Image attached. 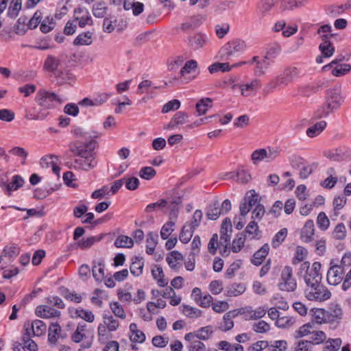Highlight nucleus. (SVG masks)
<instances>
[{
	"instance_id": "obj_1",
	"label": "nucleus",
	"mask_w": 351,
	"mask_h": 351,
	"mask_svg": "<svg viewBox=\"0 0 351 351\" xmlns=\"http://www.w3.org/2000/svg\"><path fill=\"white\" fill-rule=\"evenodd\" d=\"M95 143V141L85 143L78 141L71 142L69 145V150L78 158L66 162L65 165L69 169L86 171L94 169L97 165L96 154L93 152Z\"/></svg>"
},
{
	"instance_id": "obj_2",
	"label": "nucleus",
	"mask_w": 351,
	"mask_h": 351,
	"mask_svg": "<svg viewBox=\"0 0 351 351\" xmlns=\"http://www.w3.org/2000/svg\"><path fill=\"white\" fill-rule=\"evenodd\" d=\"M345 97L343 95L341 86L336 84L326 90L325 102L318 109V116L320 117H328L340 108L343 104Z\"/></svg>"
},
{
	"instance_id": "obj_3",
	"label": "nucleus",
	"mask_w": 351,
	"mask_h": 351,
	"mask_svg": "<svg viewBox=\"0 0 351 351\" xmlns=\"http://www.w3.org/2000/svg\"><path fill=\"white\" fill-rule=\"evenodd\" d=\"M299 75L300 71L297 67H287L282 73L272 78L265 85L263 89V95H269L276 88L287 86L293 80L298 78Z\"/></svg>"
},
{
	"instance_id": "obj_4",
	"label": "nucleus",
	"mask_w": 351,
	"mask_h": 351,
	"mask_svg": "<svg viewBox=\"0 0 351 351\" xmlns=\"http://www.w3.org/2000/svg\"><path fill=\"white\" fill-rule=\"evenodd\" d=\"M245 47V42L239 39L228 41L219 49L218 57L222 61L230 60L243 53Z\"/></svg>"
},
{
	"instance_id": "obj_5",
	"label": "nucleus",
	"mask_w": 351,
	"mask_h": 351,
	"mask_svg": "<svg viewBox=\"0 0 351 351\" xmlns=\"http://www.w3.org/2000/svg\"><path fill=\"white\" fill-rule=\"evenodd\" d=\"M321 267L322 265L319 262H315L311 267H310L309 262L306 261L301 263L299 274L305 273L304 278L306 286L321 283L322 279L320 274Z\"/></svg>"
},
{
	"instance_id": "obj_6",
	"label": "nucleus",
	"mask_w": 351,
	"mask_h": 351,
	"mask_svg": "<svg viewBox=\"0 0 351 351\" xmlns=\"http://www.w3.org/2000/svg\"><path fill=\"white\" fill-rule=\"evenodd\" d=\"M317 33L320 35L322 40V43L319 46L322 55L324 58L332 56L335 52V47L330 43V39L337 35V34L332 32V27L328 24L320 27Z\"/></svg>"
},
{
	"instance_id": "obj_7",
	"label": "nucleus",
	"mask_w": 351,
	"mask_h": 351,
	"mask_svg": "<svg viewBox=\"0 0 351 351\" xmlns=\"http://www.w3.org/2000/svg\"><path fill=\"white\" fill-rule=\"evenodd\" d=\"M35 100L38 105L42 108L41 110L53 109L56 104H60L64 101L55 93L48 91L45 89H40L37 92Z\"/></svg>"
},
{
	"instance_id": "obj_8",
	"label": "nucleus",
	"mask_w": 351,
	"mask_h": 351,
	"mask_svg": "<svg viewBox=\"0 0 351 351\" xmlns=\"http://www.w3.org/2000/svg\"><path fill=\"white\" fill-rule=\"evenodd\" d=\"M39 23H4L0 34L5 38H13L15 35H24L28 29H34Z\"/></svg>"
},
{
	"instance_id": "obj_9",
	"label": "nucleus",
	"mask_w": 351,
	"mask_h": 351,
	"mask_svg": "<svg viewBox=\"0 0 351 351\" xmlns=\"http://www.w3.org/2000/svg\"><path fill=\"white\" fill-rule=\"evenodd\" d=\"M304 293L306 298L311 301L323 302L331 297L330 291L321 283L306 286Z\"/></svg>"
},
{
	"instance_id": "obj_10",
	"label": "nucleus",
	"mask_w": 351,
	"mask_h": 351,
	"mask_svg": "<svg viewBox=\"0 0 351 351\" xmlns=\"http://www.w3.org/2000/svg\"><path fill=\"white\" fill-rule=\"evenodd\" d=\"M280 152V149L278 147H267V148L256 149L252 152L251 157L254 164L263 160L270 162L279 156Z\"/></svg>"
},
{
	"instance_id": "obj_11",
	"label": "nucleus",
	"mask_w": 351,
	"mask_h": 351,
	"mask_svg": "<svg viewBox=\"0 0 351 351\" xmlns=\"http://www.w3.org/2000/svg\"><path fill=\"white\" fill-rule=\"evenodd\" d=\"M280 289L286 291H293L297 287L295 279L293 276V269L290 266H285L281 273Z\"/></svg>"
},
{
	"instance_id": "obj_12",
	"label": "nucleus",
	"mask_w": 351,
	"mask_h": 351,
	"mask_svg": "<svg viewBox=\"0 0 351 351\" xmlns=\"http://www.w3.org/2000/svg\"><path fill=\"white\" fill-rule=\"evenodd\" d=\"M24 328L26 332L36 337L44 335L47 330L46 324L39 319L34 320L32 322H26Z\"/></svg>"
},
{
	"instance_id": "obj_13",
	"label": "nucleus",
	"mask_w": 351,
	"mask_h": 351,
	"mask_svg": "<svg viewBox=\"0 0 351 351\" xmlns=\"http://www.w3.org/2000/svg\"><path fill=\"white\" fill-rule=\"evenodd\" d=\"M344 269L341 265L331 266L327 273V281L331 285H337L343 280Z\"/></svg>"
},
{
	"instance_id": "obj_14",
	"label": "nucleus",
	"mask_w": 351,
	"mask_h": 351,
	"mask_svg": "<svg viewBox=\"0 0 351 351\" xmlns=\"http://www.w3.org/2000/svg\"><path fill=\"white\" fill-rule=\"evenodd\" d=\"M36 315L43 319H49L52 317H58L61 313L49 305H40L36 308Z\"/></svg>"
},
{
	"instance_id": "obj_15",
	"label": "nucleus",
	"mask_w": 351,
	"mask_h": 351,
	"mask_svg": "<svg viewBox=\"0 0 351 351\" xmlns=\"http://www.w3.org/2000/svg\"><path fill=\"white\" fill-rule=\"evenodd\" d=\"M314 234V222L313 220L308 219L306 221L304 226L301 229L300 239L303 242L308 243L313 241Z\"/></svg>"
},
{
	"instance_id": "obj_16",
	"label": "nucleus",
	"mask_w": 351,
	"mask_h": 351,
	"mask_svg": "<svg viewBox=\"0 0 351 351\" xmlns=\"http://www.w3.org/2000/svg\"><path fill=\"white\" fill-rule=\"evenodd\" d=\"M183 260L182 254L178 251H172L166 258V261L169 267L175 270L178 271L182 267V265L180 262Z\"/></svg>"
},
{
	"instance_id": "obj_17",
	"label": "nucleus",
	"mask_w": 351,
	"mask_h": 351,
	"mask_svg": "<svg viewBox=\"0 0 351 351\" xmlns=\"http://www.w3.org/2000/svg\"><path fill=\"white\" fill-rule=\"evenodd\" d=\"M61 327L58 323L50 324L48 330V342L51 346H56L58 339L61 337Z\"/></svg>"
},
{
	"instance_id": "obj_18",
	"label": "nucleus",
	"mask_w": 351,
	"mask_h": 351,
	"mask_svg": "<svg viewBox=\"0 0 351 351\" xmlns=\"http://www.w3.org/2000/svg\"><path fill=\"white\" fill-rule=\"evenodd\" d=\"M130 339L134 343H143L145 341V335L138 329L136 324L132 323L130 325Z\"/></svg>"
},
{
	"instance_id": "obj_19",
	"label": "nucleus",
	"mask_w": 351,
	"mask_h": 351,
	"mask_svg": "<svg viewBox=\"0 0 351 351\" xmlns=\"http://www.w3.org/2000/svg\"><path fill=\"white\" fill-rule=\"evenodd\" d=\"M104 262L103 260H99L97 262L94 261L92 267L93 276L97 282H101L104 277Z\"/></svg>"
},
{
	"instance_id": "obj_20",
	"label": "nucleus",
	"mask_w": 351,
	"mask_h": 351,
	"mask_svg": "<svg viewBox=\"0 0 351 351\" xmlns=\"http://www.w3.org/2000/svg\"><path fill=\"white\" fill-rule=\"evenodd\" d=\"M144 267L143 258L138 256L132 258V263L130 267V272L134 276H139L143 273Z\"/></svg>"
},
{
	"instance_id": "obj_21",
	"label": "nucleus",
	"mask_w": 351,
	"mask_h": 351,
	"mask_svg": "<svg viewBox=\"0 0 351 351\" xmlns=\"http://www.w3.org/2000/svg\"><path fill=\"white\" fill-rule=\"evenodd\" d=\"M24 184V180L19 175H15L12 177V180L8 182L6 186L5 193L8 195H10L12 191H16L19 188L22 187Z\"/></svg>"
},
{
	"instance_id": "obj_22",
	"label": "nucleus",
	"mask_w": 351,
	"mask_h": 351,
	"mask_svg": "<svg viewBox=\"0 0 351 351\" xmlns=\"http://www.w3.org/2000/svg\"><path fill=\"white\" fill-rule=\"evenodd\" d=\"M262 83L258 79H254L251 82L241 86V94L243 96H248L253 91L261 88Z\"/></svg>"
},
{
	"instance_id": "obj_23",
	"label": "nucleus",
	"mask_w": 351,
	"mask_h": 351,
	"mask_svg": "<svg viewBox=\"0 0 351 351\" xmlns=\"http://www.w3.org/2000/svg\"><path fill=\"white\" fill-rule=\"evenodd\" d=\"M269 247L267 244H265L263 247L256 252L252 259V263L254 265L258 266L262 264L264 259L268 254Z\"/></svg>"
},
{
	"instance_id": "obj_24",
	"label": "nucleus",
	"mask_w": 351,
	"mask_h": 351,
	"mask_svg": "<svg viewBox=\"0 0 351 351\" xmlns=\"http://www.w3.org/2000/svg\"><path fill=\"white\" fill-rule=\"evenodd\" d=\"M328 177L322 182L321 185L326 189H332L337 182V177L335 176V170L330 167L326 171Z\"/></svg>"
},
{
	"instance_id": "obj_25",
	"label": "nucleus",
	"mask_w": 351,
	"mask_h": 351,
	"mask_svg": "<svg viewBox=\"0 0 351 351\" xmlns=\"http://www.w3.org/2000/svg\"><path fill=\"white\" fill-rule=\"evenodd\" d=\"M213 106V100L209 97L202 98L196 104L195 108L198 116L204 114Z\"/></svg>"
},
{
	"instance_id": "obj_26",
	"label": "nucleus",
	"mask_w": 351,
	"mask_h": 351,
	"mask_svg": "<svg viewBox=\"0 0 351 351\" xmlns=\"http://www.w3.org/2000/svg\"><path fill=\"white\" fill-rule=\"evenodd\" d=\"M93 32H86L80 34L74 40V45H90L93 43Z\"/></svg>"
},
{
	"instance_id": "obj_27",
	"label": "nucleus",
	"mask_w": 351,
	"mask_h": 351,
	"mask_svg": "<svg viewBox=\"0 0 351 351\" xmlns=\"http://www.w3.org/2000/svg\"><path fill=\"white\" fill-rule=\"evenodd\" d=\"M222 215L217 201L210 204L206 209V217L208 219L216 220Z\"/></svg>"
},
{
	"instance_id": "obj_28",
	"label": "nucleus",
	"mask_w": 351,
	"mask_h": 351,
	"mask_svg": "<svg viewBox=\"0 0 351 351\" xmlns=\"http://www.w3.org/2000/svg\"><path fill=\"white\" fill-rule=\"evenodd\" d=\"M48 114L44 110H36L34 108L26 110L25 117L29 120H43L47 117Z\"/></svg>"
},
{
	"instance_id": "obj_29",
	"label": "nucleus",
	"mask_w": 351,
	"mask_h": 351,
	"mask_svg": "<svg viewBox=\"0 0 351 351\" xmlns=\"http://www.w3.org/2000/svg\"><path fill=\"white\" fill-rule=\"evenodd\" d=\"M152 274L160 287H164L167 285L168 282L165 278L162 268L160 266L156 265L155 268L152 270Z\"/></svg>"
},
{
	"instance_id": "obj_30",
	"label": "nucleus",
	"mask_w": 351,
	"mask_h": 351,
	"mask_svg": "<svg viewBox=\"0 0 351 351\" xmlns=\"http://www.w3.org/2000/svg\"><path fill=\"white\" fill-rule=\"evenodd\" d=\"M158 234L156 232H149L146 240V252L148 254H152L157 245Z\"/></svg>"
},
{
	"instance_id": "obj_31",
	"label": "nucleus",
	"mask_w": 351,
	"mask_h": 351,
	"mask_svg": "<svg viewBox=\"0 0 351 351\" xmlns=\"http://www.w3.org/2000/svg\"><path fill=\"white\" fill-rule=\"evenodd\" d=\"M60 64V60L53 56H48L44 63V69L49 72L55 73Z\"/></svg>"
},
{
	"instance_id": "obj_32",
	"label": "nucleus",
	"mask_w": 351,
	"mask_h": 351,
	"mask_svg": "<svg viewBox=\"0 0 351 351\" xmlns=\"http://www.w3.org/2000/svg\"><path fill=\"white\" fill-rule=\"evenodd\" d=\"M238 315L236 311H229L223 315V325L220 327L221 330L228 331L234 326L232 318Z\"/></svg>"
},
{
	"instance_id": "obj_33",
	"label": "nucleus",
	"mask_w": 351,
	"mask_h": 351,
	"mask_svg": "<svg viewBox=\"0 0 351 351\" xmlns=\"http://www.w3.org/2000/svg\"><path fill=\"white\" fill-rule=\"evenodd\" d=\"M326 127V122L321 121L316 123L313 126L308 128L306 130V134L309 137H315L319 135Z\"/></svg>"
},
{
	"instance_id": "obj_34",
	"label": "nucleus",
	"mask_w": 351,
	"mask_h": 351,
	"mask_svg": "<svg viewBox=\"0 0 351 351\" xmlns=\"http://www.w3.org/2000/svg\"><path fill=\"white\" fill-rule=\"evenodd\" d=\"M213 332L214 330L212 326H204L195 330L196 338L203 341L208 340L211 337Z\"/></svg>"
},
{
	"instance_id": "obj_35",
	"label": "nucleus",
	"mask_w": 351,
	"mask_h": 351,
	"mask_svg": "<svg viewBox=\"0 0 351 351\" xmlns=\"http://www.w3.org/2000/svg\"><path fill=\"white\" fill-rule=\"evenodd\" d=\"M186 58L183 55L169 58L167 62L168 70L172 71L178 69L182 64Z\"/></svg>"
},
{
	"instance_id": "obj_36",
	"label": "nucleus",
	"mask_w": 351,
	"mask_h": 351,
	"mask_svg": "<svg viewBox=\"0 0 351 351\" xmlns=\"http://www.w3.org/2000/svg\"><path fill=\"white\" fill-rule=\"evenodd\" d=\"M245 291V286L242 283H234L227 289V295L229 297L238 296Z\"/></svg>"
},
{
	"instance_id": "obj_37",
	"label": "nucleus",
	"mask_w": 351,
	"mask_h": 351,
	"mask_svg": "<svg viewBox=\"0 0 351 351\" xmlns=\"http://www.w3.org/2000/svg\"><path fill=\"white\" fill-rule=\"evenodd\" d=\"M86 325L85 324H79L71 336L72 341L75 343H80L86 338Z\"/></svg>"
},
{
	"instance_id": "obj_38",
	"label": "nucleus",
	"mask_w": 351,
	"mask_h": 351,
	"mask_svg": "<svg viewBox=\"0 0 351 351\" xmlns=\"http://www.w3.org/2000/svg\"><path fill=\"white\" fill-rule=\"evenodd\" d=\"M74 16L78 22H88L91 19L88 10L85 8H77L74 11Z\"/></svg>"
},
{
	"instance_id": "obj_39",
	"label": "nucleus",
	"mask_w": 351,
	"mask_h": 351,
	"mask_svg": "<svg viewBox=\"0 0 351 351\" xmlns=\"http://www.w3.org/2000/svg\"><path fill=\"white\" fill-rule=\"evenodd\" d=\"M314 324L307 323L302 326L299 328L298 330L295 331L294 336L296 339L301 338L308 335H311L313 332Z\"/></svg>"
},
{
	"instance_id": "obj_40",
	"label": "nucleus",
	"mask_w": 351,
	"mask_h": 351,
	"mask_svg": "<svg viewBox=\"0 0 351 351\" xmlns=\"http://www.w3.org/2000/svg\"><path fill=\"white\" fill-rule=\"evenodd\" d=\"M108 8L104 1L95 3L93 7V14L97 18H103L106 16Z\"/></svg>"
},
{
	"instance_id": "obj_41",
	"label": "nucleus",
	"mask_w": 351,
	"mask_h": 351,
	"mask_svg": "<svg viewBox=\"0 0 351 351\" xmlns=\"http://www.w3.org/2000/svg\"><path fill=\"white\" fill-rule=\"evenodd\" d=\"M228 175L230 176V178L232 179H235V177H237V181L241 183H247L251 179L250 174L244 169L238 171L237 174L230 172Z\"/></svg>"
},
{
	"instance_id": "obj_42",
	"label": "nucleus",
	"mask_w": 351,
	"mask_h": 351,
	"mask_svg": "<svg viewBox=\"0 0 351 351\" xmlns=\"http://www.w3.org/2000/svg\"><path fill=\"white\" fill-rule=\"evenodd\" d=\"M133 245L134 241L130 237L125 235L119 236L114 241V245L117 247L130 248Z\"/></svg>"
},
{
	"instance_id": "obj_43",
	"label": "nucleus",
	"mask_w": 351,
	"mask_h": 351,
	"mask_svg": "<svg viewBox=\"0 0 351 351\" xmlns=\"http://www.w3.org/2000/svg\"><path fill=\"white\" fill-rule=\"evenodd\" d=\"M341 342L340 338L329 339L326 341L323 351H337L341 345Z\"/></svg>"
},
{
	"instance_id": "obj_44",
	"label": "nucleus",
	"mask_w": 351,
	"mask_h": 351,
	"mask_svg": "<svg viewBox=\"0 0 351 351\" xmlns=\"http://www.w3.org/2000/svg\"><path fill=\"white\" fill-rule=\"evenodd\" d=\"M288 230L287 228H282L278 231L272 239L271 245L274 248L279 247L285 241L287 236Z\"/></svg>"
},
{
	"instance_id": "obj_45",
	"label": "nucleus",
	"mask_w": 351,
	"mask_h": 351,
	"mask_svg": "<svg viewBox=\"0 0 351 351\" xmlns=\"http://www.w3.org/2000/svg\"><path fill=\"white\" fill-rule=\"evenodd\" d=\"M101 240V237H90L86 239H82L78 241L76 243L77 247L82 250L90 248L93 245H94L96 242H98Z\"/></svg>"
},
{
	"instance_id": "obj_46",
	"label": "nucleus",
	"mask_w": 351,
	"mask_h": 351,
	"mask_svg": "<svg viewBox=\"0 0 351 351\" xmlns=\"http://www.w3.org/2000/svg\"><path fill=\"white\" fill-rule=\"evenodd\" d=\"M195 230L191 229L189 225L184 224L182 228L179 239L183 243H188L191 240Z\"/></svg>"
},
{
	"instance_id": "obj_47",
	"label": "nucleus",
	"mask_w": 351,
	"mask_h": 351,
	"mask_svg": "<svg viewBox=\"0 0 351 351\" xmlns=\"http://www.w3.org/2000/svg\"><path fill=\"white\" fill-rule=\"evenodd\" d=\"M311 335V340L309 341L312 342V346L314 344H320L326 340V335L322 330H317L314 328L313 332H312Z\"/></svg>"
},
{
	"instance_id": "obj_48",
	"label": "nucleus",
	"mask_w": 351,
	"mask_h": 351,
	"mask_svg": "<svg viewBox=\"0 0 351 351\" xmlns=\"http://www.w3.org/2000/svg\"><path fill=\"white\" fill-rule=\"evenodd\" d=\"M182 308V313L188 317L197 318L202 316V311L197 308L189 305H183Z\"/></svg>"
},
{
	"instance_id": "obj_49",
	"label": "nucleus",
	"mask_w": 351,
	"mask_h": 351,
	"mask_svg": "<svg viewBox=\"0 0 351 351\" xmlns=\"http://www.w3.org/2000/svg\"><path fill=\"white\" fill-rule=\"evenodd\" d=\"M313 319L317 324L325 323V320H330L327 317V311L323 308H315L312 310Z\"/></svg>"
},
{
	"instance_id": "obj_50",
	"label": "nucleus",
	"mask_w": 351,
	"mask_h": 351,
	"mask_svg": "<svg viewBox=\"0 0 351 351\" xmlns=\"http://www.w3.org/2000/svg\"><path fill=\"white\" fill-rule=\"evenodd\" d=\"M104 322L108 328L110 332L116 331L119 327V322L112 315H104Z\"/></svg>"
},
{
	"instance_id": "obj_51",
	"label": "nucleus",
	"mask_w": 351,
	"mask_h": 351,
	"mask_svg": "<svg viewBox=\"0 0 351 351\" xmlns=\"http://www.w3.org/2000/svg\"><path fill=\"white\" fill-rule=\"evenodd\" d=\"M110 308L114 315L121 319H125L126 317L125 312L123 306L118 302H113L110 304Z\"/></svg>"
},
{
	"instance_id": "obj_52",
	"label": "nucleus",
	"mask_w": 351,
	"mask_h": 351,
	"mask_svg": "<svg viewBox=\"0 0 351 351\" xmlns=\"http://www.w3.org/2000/svg\"><path fill=\"white\" fill-rule=\"evenodd\" d=\"M317 224L318 228L323 231H325L330 226V220L324 212H320L318 214Z\"/></svg>"
},
{
	"instance_id": "obj_53",
	"label": "nucleus",
	"mask_w": 351,
	"mask_h": 351,
	"mask_svg": "<svg viewBox=\"0 0 351 351\" xmlns=\"http://www.w3.org/2000/svg\"><path fill=\"white\" fill-rule=\"evenodd\" d=\"M21 0H12L8 11V15L13 19L18 15L19 10L21 9Z\"/></svg>"
},
{
	"instance_id": "obj_54",
	"label": "nucleus",
	"mask_w": 351,
	"mask_h": 351,
	"mask_svg": "<svg viewBox=\"0 0 351 351\" xmlns=\"http://www.w3.org/2000/svg\"><path fill=\"white\" fill-rule=\"evenodd\" d=\"M332 237L337 240H343L346 237V228L343 223H338L333 232Z\"/></svg>"
},
{
	"instance_id": "obj_55",
	"label": "nucleus",
	"mask_w": 351,
	"mask_h": 351,
	"mask_svg": "<svg viewBox=\"0 0 351 351\" xmlns=\"http://www.w3.org/2000/svg\"><path fill=\"white\" fill-rule=\"evenodd\" d=\"M32 335L25 332L22 337V341L25 345V349H28L30 351H36L37 350V344L31 339Z\"/></svg>"
},
{
	"instance_id": "obj_56",
	"label": "nucleus",
	"mask_w": 351,
	"mask_h": 351,
	"mask_svg": "<svg viewBox=\"0 0 351 351\" xmlns=\"http://www.w3.org/2000/svg\"><path fill=\"white\" fill-rule=\"evenodd\" d=\"M281 47L278 44H273L268 47L265 58L271 60L275 58L280 52Z\"/></svg>"
},
{
	"instance_id": "obj_57",
	"label": "nucleus",
	"mask_w": 351,
	"mask_h": 351,
	"mask_svg": "<svg viewBox=\"0 0 351 351\" xmlns=\"http://www.w3.org/2000/svg\"><path fill=\"white\" fill-rule=\"evenodd\" d=\"M197 67V62L195 60H191L187 61L184 66L180 71V75L181 77H184L185 75L191 73L195 70Z\"/></svg>"
},
{
	"instance_id": "obj_58",
	"label": "nucleus",
	"mask_w": 351,
	"mask_h": 351,
	"mask_svg": "<svg viewBox=\"0 0 351 351\" xmlns=\"http://www.w3.org/2000/svg\"><path fill=\"white\" fill-rule=\"evenodd\" d=\"M269 60L265 58L261 61L257 62V65L254 69V74L257 76L263 75L265 73L266 70L269 66Z\"/></svg>"
},
{
	"instance_id": "obj_59",
	"label": "nucleus",
	"mask_w": 351,
	"mask_h": 351,
	"mask_svg": "<svg viewBox=\"0 0 351 351\" xmlns=\"http://www.w3.org/2000/svg\"><path fill=\"white\" fill-rule=\"evenodd\" d=\"M75 315L77 317L90 323L93 322L95 320V315L90 311H86L83 308L76 309Z\"/></svg>"
},
{
	"instance_id": "obj_60",
	"label": "nucleus",
	"mask_w": 351,
	"mask_h": 351,
	"mask_svg": "<svg viewBox=\"0 0 351 351\" xmlns=\"http://www.w3.org/2000/svg\"><path fill=\"white\" fill-rule=\"evenodd\" d=\"M245 241V238L243 234L237 235L232 241L231 250L234 253L240 252L244 246Z\"/></svg>"
},
{
	"instance_id": "obj_61",
	"label": "nucleus",
	"mask_w": 351,
	"mask_h": 351,
	"mask_svg": "<svg viewBox=\"0 0 351 351\" xmlns=\"http://www.w3.org/2000/svg\"><path fill=\"white\" fill-rule=\"evenodd\" d=\"M277 3V0H261L259 3V12L263 14H266L271 8Z\"/></svg>"
},
{
	"instance_id": "obj_62",
	"label": "nucleus",
	"mask_w": 351,
	"mask_h": 351,
	"mask_svg": "<svg viewBox=\"0 0 351 351\" xmlns=\"http://www.w3.org/2000/svg\"><path fill=\"white\" fill-rule=\"evenodd\" d=\"M230 31L228 23H217L215 26V32L219 38H223Z\"/></svg>"
},
{
	"instance_id": "obj_63",
	"label": "nucleus",
	"mask_w": 351,
	"mask_h": 351,
	"mask_svg": "<svg viewBox=\"0 0 351 351\" xmlns=\"http://www.w3.org/2000/svg\"><path fill=\"white\" fill-rule=\"evenodd\" d=\"M307 254V250L301 246H298L295 250L294 257L292 260V263L296 265L302 261Z\"/></svg>"
},
{
	"instance_id": "obj_64",
	"label": "nucleus",
	"mask_w": 351,
	"mask_h": 351,
	"mask_svg": "<svg viewBox=\"0 0 351 351\" xmlns=\"http://www.w3.org/2000/svg\"><path fill=\"white\" fill-rule=\"evenodd\" d=\"M312 342L307 340H300L295 344L294 351H311Z\"/></svg>"
}]
</instances>
